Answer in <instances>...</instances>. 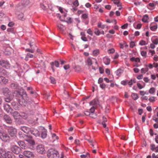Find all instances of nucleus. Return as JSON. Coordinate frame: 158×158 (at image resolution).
<instances>
[{"mask_svg": "<svg viewBox=\"0 0 158 158\" xmlns=\"http://www.w3.org/2000/svg\"><path fill=\"white\" fill-rule=\"evenodd\" d=\"M47 155L48 158H58L59 153L54 149L50 148L47 151Z\"/></svg>", "mask_w": 158, "mask_h": 158, "instance_id": "nucleus-1", "label": "nucleus"}, {"mask_svg": "<svg viewBox=\"0 0 158 158\" xmlns=\"http://www.w3.org/2000/svg\"><path fill=\"white\" fill-rule=\"evenodd\" d=\"M30 2V0H24L22 1L21 3L18 4L16 8V9L17 10H20L23 7L27 6L29 3Z\"/></svg>", "mask_w": 158, "mask_h": 158, "instance_id": "nucleus-2", "label": "nucleus"}, {"mask_svg": "<svg viewBox=\"0 0 158 158\" xmlns=\"http://www.w3.org/2000/svg\"><path fill=\"white\" fill-rule=\"evenodd\" d=\"M7 129L9 134L11 136L13 137L16 136L17 130L15 128L10 126L8 127Z\"/></svg>", "mask_w": 158, "mask_h": 158, "instance_id": "nucleus-3", "label": "nucleus"}, {"mask_svg": "<svg viewBox=\"0 0 158 158\" xmlns=\"http://www.w3.org/2000/svg\"><path fill=\"white\" fill-rule=\"evenodd\" d=\"M0 65L7 69H9L10 66V64L8 61L3 59L0 60Z\"/></svg>", "mask_w": 158, "mask_h": 158, "instance_id": "nucleus-4", "label": "nucleus"}, {"mask_svg": "<svg viewBox=\"0 0 158 158\" xmlns=\"http://www.w3.org/2000/svg\"><path fill=\"white\" fill-rule=\"evenodd\" d=\"M23 138L25 140L28 142L30 144L33 145H35V141L33 140L31 136L24 135Z\"/></svg>", "mask_w": 158, "mask_h": 158, "instance_id": "nucleus-5", "label": "nucleus"}, {"mask_svg": "<svg viewBox=\"0 0 158 158\" xmlns=\"http://www.w3.org/2000/svg\"><path fill=\"white\" fill-rule=\"evenodd\" d=\"M36 150L40 154H44L45 153V151L44 145L40 144L36 147Z\"/></svg>", "mask_w": 158, "mask_h": 158, "instance_id": "nucleus-6", "label": "nucleus"}, {"mask_svg": "<svg viewBox=\"0 0 158 158\" xmlns=\"http://www.w3.org/2000/svg\"><path fill=\"white\" fill-rule=\"evenodd\" d=\"M0 138L3 141L6 142L9 139V137L6 133L4 132H0Z\"/></svg>", "mask_w": 158, "mask_h": 158, "instance_id": "nucleus-7", "label": "nucleus"}, {"mask_svg": "<svg viewBox=\"0 0 158 158\" xmlns=\"http://www.w3.org/2000/svg\"><path fill=\"white\" fill-rule=\"evenodd\" d=\"M11 151L14 153L18 154L21 151V149L16 145L12 146L11 148Z\"/></svg>", "mask_w": 158, "mask_h": 158, "instance_id": "nucleus-8", "label": "nucleus"}, {"mask_svg": "<svg viewBox=\"0 0 158 158\" xmlns=\"http://www.w3.org/2000/svg\"><path fill=\"white\" fill-rule=\"evenodd\" d=\"M23 155L27 158H33L34 155L32 152L28 151H25L23 152Z\"/></svg>", "mask_w": 158, "mask_h": 158, "instance_id": "nucleus-9", "label": "nucleus"}, {"mask_svg": "<svg viewBox=\"0 0 158 158\" xmlns=\"http://www.w3.org/2000/svg\"><path fill=\"white\" fill-rule=\"evenodd\" d=\"M3 118L4 121L7 124H11L12 123V120L11 118L7 114L4 115Z\"/></svg>", "mask_w": 158, "mask_h": 158, "instance_id": "nucleus-10", "label": "nucleus"}, {"mask_svg": "<svg viewBox=\"0 0 158 158\" xmlns=\"http://www.w3.org/2000/svg\"><path fill=\"white\" fill-rule=\"evenodd\" d=\"M17 93L19 95L21 98L23 99L24 100L26 99L27 97V94L26 92L23 90L21 92V91L20 92H18Z\"/></svg>", "mask_w": 158, "mask_h": 158, "instance_id": "nucleus-11", "label": "nucleus"}, {"mask_svg": "<svg viewBox=\"0 0 158 158\" xmlns=\"http://www.w3.org/2000/svg\"><path fill=\"white\" fill-rule=\"evenodd\" d=\"M50 64L51 65V68L52 69L53 72H54L55 69H54V66L55 65L56 67H59V63L57 60H55L54 62H52L50 63Z\"/></svg>", "mask_w": 158, "mask_h": 158, "instance_id": "nucleus-12", "label": "nucleus"}, {"mask_svg": "<svg viewBox=\"0 0 158 158\" xmlns=\"http://www.w3.org/2000/svg\"><path fill=\"white\" fill-rule=\"evenodd\" d=\"M4 109L7 113H11L12 111V109L10 107V106L8 104H6L3 105Z\"/></svg>", "mask_w": 158, "mask_h": 158, "instance_id": "nucleus-13", "label": "nucleus"}, {"mask_svg": "<svg viewBox=\"0 0 158 158\" xmlns=\"http://www.w3.org/2000/svg\"><path fill=\"white\" fill-rule=\"evenodd\" d=\"M41 137L42 138H45L47 136V131L43 127H41Z\"/></svg>", "mask_w": 158, "mask_h": 158, "instance_id": "nucleus-14", "label": "nucleus"}, {"mask_svg": "<svg viewBox=\"0 0 158 158\" xmlns=\"http://www.w3.org/2000/svg\"><path fill=\"white\" fill-rule=\"evenodd\" d=\"M99 104V101L98 99H94L89 102V104L91 106H93L94 107H96Z\"/></svg>", "mask_w": 158, "mask_h": 158, "instance_id": "nucleus-15", "label": "nucleus"}, {"mask_svg": "<svg viewBox=\"0 0 158 158\" xmlns=\"http://www.w3.org/2000/svg\"><path fill=\"white\" fill-rule=\"evenodd\" d=\"M5 100L7 102H10L13 99V96L11 95V93L9 95H7L5 96Z\"/></svg>", "mask_w": 158, "mask_h": 158, "instance_id": "nucleus-16", "label": "nucleus"}, {"mask_svg": "<svg viewBox=\"0 0 158 158\" xmlns=\"http://www.w3.org/2000/svg\"><path fill=\"white\" fill-rule=\"evenodd\" d=\"M19 129L24 132L25 133L27 134L30 132L31 129L30 128L26 127H21Z\"/></svg>", "mask_w": 158, "mask_h": 158, "instance_id": "nucleus-17", "label": "nucleus"}, {"mask_svg": "<svg viewBox=\"0 0 158 158\" xmlns=\"http://www.w3.org/2000/svg\"><path fill=\"white\" fill-rule=\"evenodd\" d=\"M2 91L3 94L5 96L11 93L10 91L7 88L5 87L3 88Z\"/></svg>", "mask_w": 158, "mask_h": 158, "instance_id": "nucleus-18", "label": "nucleus"}, {"mask_svg": "<svg viewBox=\"0 0 158 158\" xmlns=\"http://www.w3.org/2000/svg\"><path fill=\"white\" fill-rule=\"evenodd\" d=\"M30 132L31 133L33 134V135H35L36 137L40 136V132L38 131V130L36 129H33L32 130H31Z\"/></svg>", "mask_w": 158, "mask_h": 158, "instance_id": "nucleus-19", "label": "nucleus"}, {"mask_svg": "<svg viewBox=\"0 0 158 158\" xmlns=\"http://www.w3.org/2000/svg\"><path fill=\"white\" fill-rule=\"evenodd\" d=\"M6 152L5 148H0V154L1 156L3 158H6Z\"/></svg>", "mask_w": 158, "mask_h": 158, "instance_id": "nucleus-20", "label": "nucleus"}, {"mask_svg": "<svg viewBox=\"0 0 158 158\" xmlns=\"http://www.w3.org/2000/svg\"><path fill=\"white\" fill-rule=\"evenodd\" d=\"M6 158H15V156L10 151L6 152Z\"/></svg>", "mask_w": 158, "mask_h": 158, "instance_id": "nucleus-21", "label": "nucleus"}, {"mask_svg": "<svg viewBox=\"0 0 158 158\" xmlns=\"http://www.w3.org/2000/svg\"><path fill=\"white\" fill-rule=\"evenodd\" d=\"M0 74L1 75H3L5 76H7L9 74L5 69L0 67Z\"/></svg>", "mask_w": 158, "mask_h": 158, "instance_id": "nucleus-22", "label": "nucleus"}, {"mask_svg": "<svg viewBox=\"0 0 158 158\" xmlns=\"http://www.w3.org/2000/svg\"><path fill=\"white\" fill-rule=\"evenodd\" d=\"M12 49L10 48L7 47L5 50L4 54L6 55H9L11 53Z\"/></svg>", "mask_w": 158, "mask_h": 158, "instance_id": "nucleus-23", "label": "nucleus"}, {"mask_svg": "<svg viewBox=\"0 0 158 158\" xmlns=\"http://www.w3.org/2000/svg\"><path fill=\"white\" fill-rule=\"evenodd\" d=\"M10 86L11 87L14 89H17L19 87L18 84L16 82H12L11 83Z\"/></svg>", "mask_w": 158, "mask_h": 158, "instance_id": "nucleus-24", "label": "nucleus"}, {"mask_svg": "<svg viewBox=\"0 0 158 158\" xmlns=\"http://www.w3.org/2000/svg\"><path fill=\"white\" fill-rule=\"evenodd\" d=\"M18 144L22 148L25 149L26 147V144L23 141H19L18 142Z\"/></svg>", "mask_w": 158, "mask_h": 158, "instance_id": "nucleus-25", "label": "nucleus"}, {"mask_svg": "<svg viewBox=\"0 0 158 158\" xmlns=\"http://www.w3.org/2000/svg\"><path fill=\"white\" fill-rule=\"evenodd\" d=\"M103 60L104 63L106 65H108L110 64V59L107 56H105L103 59Z\"/></svg>", "mask_w": 158, "mask_h": 158, "instance_id": "nucleus-26", "label": "nucleus"}, {"mask_svg": "<svg viewBox=\"0 0 158 158\" xmlns=\"http://www.w3.org/2000/svg\"><path fill=\"white\" fill-rule=\"evenodd\" d=\"M0 81H2V82L1 83L3 84H6L8 82L7 79H6L4 77L2 76H0Z\"/></svg>", "mask_w": 158, "mask_h": 158, "instance_id": "nucleus-27", "label": "nucleus"}, {"mask_svg": "<svg viewBox=\"0 0 158 158\" xmlns=\"http://www.w3.org/2000/svg\"><path fill=\"white\" fill-rule=\"evenodd\" d=\"M152 42L155 44L157 45L158 44V37H153L152 38Z\"/></svg>", "mask_w": 158, "mask_h": 158, "instance_id": "nucleus-28", "label": "nucleus"}, {"mask_svg": "<svg viewBox=\"0 0 158 158\" xmlns=\"http://www.w3.org/2000/svg\"><path fill=\"white\" fill-rule=\"evenodd\" d=\"M149 19L148 15H145L143 16L142 19V21L144 23H148V20Z\"/></svg>", "mask_w": 158, "mask_h": 158, "instance_id": "nucleus-29", "label": "nucleus"}, {"mask_svg": "<svg viewBox=\"0 0 158 158\" xmlns=\"http://www.w3.org/2000/svg\"><path fill=\"white\" fill-rule=\"evenodd\" d=\"M20 116L21 117L23 118L26 119L28 118L27 114L25 113L21 112Z\"/></svg>", "mask_w": 158, "mask_h": 158, "instance_id": "nucleus-30", "label": "nucleus"}, {"mask_svg": "<svg viewBox=\"0 0 158 158\" xmlns=\"http://www.w3.org/2000/svg\"><path fill=\"white\" fill-rule=\"evenodd\" d=\"M123 72V70L122 69H119L116 71V74L118 76H120Z\"/></svg>", "mask_w": 158, "mask_h": 158, "instance_id": "nucleus-31", "label": "nucleus"}, {"mask_svg": "<svg viewBox=\"0 0 158 158\" xmlns=\"http://www.w3.org/2000/svg\"><path fill=\"white\" fill-rule=\"evenodd\" d=\"M131 97L133 99L135 100L139 98L138 94L136 93H132Z\"/></svg>", "mask_w": 158, "mask_h": 158, "instance_id": "nucleus-32", "label": "nucleus"}, {"mask_svg": "<svg viewBox=\"0 0 158 158\" xmlns=\"http://www.w3.org/2000/svg\"><path fill=\"white\" fill-rule=\"evenodd\" d=\"M148 70V68L147 65H146L145 68H142L141 69V72L142 73H145Z\"/></svg>", "mask_w": 158, "mask_h": 158, "instance_id": "nucleus-33", "label": "nucleus"}, {"mask_svg": "<svg viewBox=\"0 0 158 158\" xmlns=\"http://www.w3.org/2000/svg\"><path fill=\"white\" fill-rule=\"evenodd\" d=\"M57 27L60 31H63L64 30V27L61 24H57Z\"/></svg>", "mask_w": 158, "mask_h": 158, "instance_id": "nucleus-34", "label": "nucleus"}, {"mask_svg": "<svg viewBox=\"0 0 158 158\" xmlns=\"http://www.w3.org/2000/svg\"><path fill=\"white\" fill-rule=\"evenodd\" d=\"M81 158H89V154L87 153L86 155L82 154L81 155Z\"/></svg>", "mask_w": 158, "mask_h": 158, "instance_id": "nucleus-35", "label": "nucleus"}, {"mask_svg": "<svg viewBox=\"0 0 158 158\" xmlns=\"http://www.w3.org/2000/svg\"><path fill=\"white\" fill-rule=\"evenodd\" d=\"M158 26L157 24L150 27V29L152 31H155L157 29Z\"/></svg>", "mask_w": 158, "mask_h": 158, "instance_id": "nucleus-36", "label": "nucleus"}, {"mask_svg": "<svg viewBox=\"0 0 158 158\" xmlns=\"http://www.w3.org/2000/svg\"><path fill=\"white\" fill-rule=\"evenodd\" d=\"M20 114L17 111H14L13 113V116L15 118L18 116H20Z\"/></svg>", "mask_w": 158, "mask_h": 158, "instance_id": "nucleus-37", "label": "nucleus"}, {"mask_svg": "<svg viewBox=\"0 0 158 158\" xmlns=\"http://www.w3.org/2000/svg\"><path fill=\"white\" fill-rule=\"evenodd\" d=\"M106 25H102V23L101 22H98V27L99 28H101L102 29H104L106 27Z\"/></svg>", "mask_w": 158, "mask_h": 158, "instance_id": "nucleus-38", "label": "nucleus"}, {"mask_svg": "<svg viewBox=\"0 0 158 158\" xmlns=\"http://www.w3.org/2000/svg\"><path fill=\"white\" fill-rule=\"evenodd\" d=\"M94 33L97 35H99L101 34V32L97 28H95Z\"/></svg>", "mask_w": 158, "mask_h": 158, "instance_id": "nucleus-39", "label": "nucleus"}, {"mask_svg": "<svg viewBox=\"0 0 158 158\" xmlns=\"http://www.w3.org/2000/svg\"><path fill=\"white\" fill-rule=\"evenodd\" d=\"M99 50L98 49H96L93 51V53L94 56H96L99 54Z\"/></svg>", "mask_w": 158, "mask_h": 158, "instance_id": "nucleus-40", "label": "nucleus"}, {"mask_svg": "<svg viewBox=\"0 0 158 158\" xmlns=\"http://www.w3.org/2000/svg\"><path fill=\"white\" fill-rule=\"evenodd\" d=\"M155 91V88L153 87L151 88L150 89L149 91V93L151 94H153L154 93Z\"/></svg>", "mask_w": 158, "mask_h": 158, "instance_id": "nucleus-41", "label": "nucleus"}, {"mask_svg": "<svg viewBox=\"0 0 158 158\" xmlns=\"http://www.w3.org/2000/svg\"><path fill=\"white\" fill-rule=\"evenodd\" d=\"M50 79L51 80V82L53 84H55L56 83V81L55 80V79L53 77H50Z\"/></svg>", "mask_w": 158, "mask_h": 158, "instance_id": "nucleus-42", "label": "nucleus"}, {"mask_svg": "<svg viewBox=\"0 0 158 158\" xmlns=\"http://www.w3.org/2000/svg\"><path fill=\"white\" fill-rule=\"evenodd\" d=\"M135 46L134 41H131L130 43V47L131 48H133Z\"/></svg>", "mask_w": 158, "mask_h": 158, "instance_id": "nucleus-43", "label": "nucleus"}, {"mask_svg": "<svg viewBox=\"0 0 158 158\" xmlns=\"http://www.w3.org/2000/svg\"><path fill=\"white\" fill-rule=\"evenodd\" d=\"M87 32L88 34H89L90 35L92 36L93 35V33L91 31V29L90 28L88 29L87 30Z\"/></svg>", "mask_w": 158, "mask_h": 158, "instance_id": "nucleus-44", "label": "nucleus"}, {"mask_svg": "<svg viewBox=\"0 0 158 158\" xmlns=\"http://www.w3.org/2000/svg\"><path fill=\"white\" fill-rule=\"evenodd\" d=\"M26 52H28L31 53H33L34 52V50L33 49H30L29 48H26L25 49Z\"/></svg>", "mask_w": 158, "mask_h": 158, "instance_id": "nucleus-45", "label": "nucleus"}, {"mask_svg": "<svg viewBox=\"0 0 158 158\" xmlns=\"http://www.w3.org/2000/svg\"><path fill=\"white\" fill-rule=\"evenodd\" d=\"M73 5L76 6H79V4L77 0H75L73 3Z\"/></svg>", "mask_w": 158, "mask_h": 158, "instance_id": "nucleus-46", "label": "nucleus"}, {"mask_svg": "<svg viewBox=\"0 0 158 158\" xmlns=\"http://www.w3.org/2000/svg\"><path fill=\"white\" fill-rule=\"evenodd\" d=\"M139 44L141 45H144L146 44V42L145 41L143 40H141L140 41L139 43Z\"/></svg>", "mask_w": 158, "mask_h": 158, "instance_id": "nucleus-47", "label": "nucleus"}, {"mask_svg": "<svg viewBox=\"0 0 158 158\" xmlns=\"http://www.w3.org/2000/svg\"><path fill=\"white\" fill-rule=\"evenodd\" d=\"M95 107L94 106H93L90 109V112L91 113V114L94 113V112L95 111Z\"/></svg>", "mask_w": 158, "mask_h": 158, "instance_id": "nucleus-48", "label": "nucleus"}, {"mask_svg": "<svg viewBox=\"0 0 158 158\" xmlns=\"http://www.w3.org/2000/svg\"><path fill=\"white\" fill-rule=\"evenodd\" d=\"M115 52V50L114 48H111L108 50V52L109 53H113Z\"/></svg>", "mask_w": 158, "mask_h": 158, "instance_id": "nucleus-49", "label": "nucleus"}, {"mask_svg": "<svg viewBox=\"0 0 158 158\" xmlns=\"http://www.w3.org/2000/svg\"><path fill=\"white\" fill-rule=\"evenodd\" d=\"M151 149L153 151H154L155 149H156V147H155V145L154 144H151Z\"/></svg>", "mask_w": 158, "mask_h": 158, "instance_id": "nucleus-50", "label": "nucleus"}, {"mask_svg": "<svg viewBox=\"0 0 158 158\" xmlns=\"http://www.w3.org/2000/svg\"><path fill=\"white\" fill-rule=\"evenodd\" d=\"M40 7L44 10H45L47 9V7L42 3L40 4Z\"/></svg>", "mask_w": 158, "mask_h": 158, "instance_id": "nucleus-51", "label": "nucleus"}, {"mask_svg": "<svg viewBox=\"0 0 158 158\" xmlns=\"http://www.w3.org/2000/svg\"><path fill=\"white\" fill-rule=\"evenodd\" d=\"M88 17V15L86 14H83L82 15V18L84 19H86Z\"/></svg>", "mask_w": 158, "mask_h": 158, "instance_id": "nucleus-52", "label": "nucleus"}, {"mask_svg": "<svg viewBox=\"0 0 158 158\" xmlns=\"http://www.w3.org/2000/svg\"><path fill=\"white\" fill-rule=\"evenodd\" d=\"M88 64L89 65H91L92 63V60L90 58H88L87 60Z\"/></svg>", "mask_w": 158, "mask_h": 158, "instance_id": "nucleus-53", "label": "nucleus"}, {"mask_svg": "<svg viewBox=\"0 0 158 158\" xmlns=\"http://www.w3.org/2000/svg\"><path fill=\"white\" fill-rule=\"evenodd\" d=\"M100 86L102 89H104L106 88V85L105 84L102 83L100 85Z\"/></svg>", "mask_w": 158, "mask_h": 158, "instance_id": "nucleus-54", "label": "nucleus"}, {"mask_svg": "<svg viewBox=\"0 0 158 158\" xmlns=\"http://www.w3.org/2000/svg\"><path fill=\"white\" fill-rule=\"evenodd\" d=\"M141 55L143 56H145L147 55V52L144 51H142L141 52Z\"/></svg>", "mask_w": 158, "mask_h": 158, "instance_id": "nucleus-55", "label": "nucleus"}, {"mask_svg": "<svg viewBox=\"0 0 158 158\" xmlns=\"http://www.w3.org/2000/svg\"><path fill=\"white\" fill-rule=\"evenodd\" d=\"M128 24L127 23H126L124 25L121 26V28L122 29H125L127 28Z\"/></svg>", "mask_w": 158, "mask_h": 158, "instance_id": "nucleus-56", "label": "nucleus"}, {"mask_svg": "<svg viewBox=\"0 0 158 158\" xmlns=\"http://www.w3.org/2000/svg\"><path fill=\"white\" fill-rule=\"evenodd\" d=\"M66 22L68 23H71L72 22V19L71 18L69 17L68 19V20Z\"/></svg>", "mask_w": 158, "mask_h": 158, "instance_id": "nucleus-57", "label": "nucleus"}, {"mask_svg": "<svg viewBox=\"0 0 158 158\" xmlns=\"http://www.w3.org/2000/svg\"><path fill=\"white\" fill-rule=\"evenodd\" d=\"M155 97H151L149 99L150 102H153L155 101Z\"/></svg>", "mask_w": 158, "mask_h": 158, "instance_id": "nucleus-58", "label": "nucleus"}, {"mask_svg": "<svg viewBox=\"0 0 158 158\" xmlns=\"http://www.w3.org/2000/svg\"><path fill=\"white\" fill-rule=\"evenodd\" d=\"M81 39L82 40L84 41H87V39L85 36H82L81 37Z\"/></svg>", "mask_w": 158, "mask_h": 158, "instance_id": "nucleus-59", "label": "nucleus"}, {"mask_svg": "<svg viewBox=\"0 0 158 158\" xmlns=\"http://www.w3.org/2000/svg\"><path fill=\"white\" fill-rule=\"evenodd\" d=\"M52 137L53 138H54L55 137L56 139H58V137L56 136V134L55 133H52Z\"/></svg>", "mask_w": 158, "mask_h": 158, "instance_id": "nucleus-60", "label": "nucleus"}, {"mask_svg": "<svg viewBox=\"0 0 158 158\" xmlns=\"http://www.w3.org/2000/svg\"><path fill=\"white\" fill-rule=\"evenodd\" d=\"M90 116L93 118H95L96 117V114L94 113L91 114Z\"/></svg>", "mask_w": 158, "mask_h": 158, "instance_id": "nucleus-61", "label": "nucleus"}, {"mask_svg": "<svg viewBox=\"0 0 158 158\" xmlns=\"http://www.w3.org/2000/svg\"><path fill=\"white\" fill-rule=\"evenodd\" d=\"M127 80L123 81H121V84L122 85H126V84L127 83Z\"/></svg>", "mask_w": 158, "mask_h": 158, "instance_id": "nucleus-62", "label": "nucleus"}, {"mask_svg": "<svg viewBox=\"0 0 158 158\" xmlns=\"http://www.w3.org/2000/svg\"><path fill=\"white\" fill-rule=\"evenodd\" d=\"M139 114L141 115L143 112V110L142 109H140L138 110Z\"/></svg>", "mask_w": 158, "mask_h": 158, "instance_id": "nucleus-63", "label": "nucleus"}, {"mask_svg": "<svg viewBox=\"0 0 158 158\" xmlns=\"http://www.w3.org/2000/svg\"><path fill=\"white\" fill-rule=\"evenodd\" d=\"M84 113L85 115L86 116H90L91 114L88 111H85L84 112Z\"/></svg>", "mask_w": 158, "mask_h": 158, "instance_id": "nucleus-64", "label": "nucleus"}]
</instances>
